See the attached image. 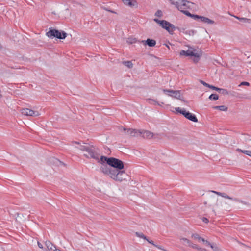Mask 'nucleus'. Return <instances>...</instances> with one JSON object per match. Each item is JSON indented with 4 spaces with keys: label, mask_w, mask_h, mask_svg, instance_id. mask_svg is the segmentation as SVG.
<instances>
[{
    "label": "nucleus",
    "mask_w": 251,
    "mask_h": 251,
    "mask_svg": "<svg viewBox=\"0 0 251 251\" xmlns=\"http://www.w3.org/2000/svg\"><path fill=\"white\" fill-rule=\"evenodd\" d=\"M86 145H80L78 148L86 153L84 154V156L88 159H93L98 161L100 159V156L99 149L93 145H87V143H83Z\"/></svg>",
    "instance_id": "obj_1"
},
{
    "label": "nucleus",
    "mask_w": 251,
    "mask_h": 251,
    "mask_svg": "<svg viewBox=\"0 0 251 251\" xmlns=\"http://www.w3.org/2000/svg\"><path fill=\"white\" fill-rule=\"evenodd\" d=\"M100 161L102 163H106L111 168H113V170L119 171L124 168V162L115 157H108L105 156H101Z\"/></svg>",
    "instance_id": "obj_2"
},
{
    "label": "nucleus",
    "mask_w": 251,
    "mask_h": 251,
    "mask_svg": "<svg viewBox=\"0 0 251 251\" xmlns=\"http://www.w3.org/2000/svg\"><path fill=\"white\" fill-rule=\"evenodd\" d=\"M171 3L175 5L177 9L183 13V11H188L186 10L191 7L190 4L193 3L186 0H169Z\"/></svg>",
    "instance_id": "obj_3"
},
{
    "label": "nucleus",
    "mask_w": 251,
    "mask_h": 251,
    "mask_svg": "<svg viewBox=\"0 0 251 251\" xmlns=\"http://www.w3.org/2000/svg\"><path fill=\"white\" fill-rule=\"evenodd\" d=\"M46 35L50 39L56 38L62 40L65 39L66 38L67 33L64 31L58 30L51 27L49 28V31L46 32Z\"/></svg>",
    "instance_id": "obj_4"
},
{
    "label": "nucleus",
    "mask_w": 251,
    "mask_h": 251,
    "mask_svg": "<svg viewBox=\"0 0 251 251\" xmlns=\"http://www.w3.org/2000/svg\"><path fill=\"white\" fill-rule=\"evenodd\" d=\"M175 110L176 113H180L183 115L184 117L189 120L193 122H198V119L196 116L194 114L190 113L189 111H186L184 108L181 109L180 107H176L175 108Z\"/></svg>",
    "instance_id": "obj_5"
},
{
    "label": "nucleus",
    "mask_w": 251,
    "mask_h": 251,
    "mask_svg": "<svg viewBox=\"0 0 251 251\" xmlns=\"http://www.w3.org/2000/svg\"><path fill=\"white\" fill-rule=\"evenodd\" d=\"M127 174L125 171L120 170L119 171L114 170L111 178L116 181H122L123 180L126 179Z\"/></svg>",
    "instance_id": "obj_6"
},
{
    "label": "nucleus",
    "mask_w": 251,
    "mask_h": 251,
    "mask_svg": "<svg viewBox=\"0 0 251 251\" xmlns=\"http://www.w3.org/2000/svg\"><path fill=\"white\" fill-rule=\"evenodd\" d=\"M159 25L163 28L166 29L171 34H173L176 29L178 28V27H176L173 24L164 20H161Z\"/></svg>",
    "instance_id": "obj_7"
},
{
    "label": "nucleus",
    "mask_w": 251,
    "mask_h": 251,
    "mask_svg": "<svg viewBox=\"0 0 251 251\" xmlns=\"http://www.w3.org/2000/svg\"><path fill=\"white\" fill-rule=\"evenodd\" d=\"M97 162L101 164L100 167V171L104 174L108 176L111 178V176H112L114 170H113L112 168L109 166H108V165L106 163H102L100 161V159Z\"/></svg>",
    "instance_id": "obj_8"
},
{
    "label": "nucleus",
    "mask_w": 251,
    "mask_h": 251,
    "mask_svg": "<svg viewBox=\"0 0 251 251\" xmlns=\"http://www.w3.org/2000/svg\"><path fill=\"white\" fill-rule=\"evenodd\" d=\"M163 92L165 94H167L166 93H171L173 94H169V96H171L173 98L178 99L182 101H185L183 97L181 96V91L180 90H173L171 89H163Z\"/></svg>",
    "instance_id": "obj_9"
},
{
    "label": "nucleus",
    "mask_w": 251,
    "mask_h": 251,
    "mask_svg": "<svg viewBox=\"0 0 251 251\" xmlns=\"http://www.w3.org/2000/svg\"><path fill=\"white\" fill-rule=\"evenodd\" d=\"M23 115L29 116H38L39 113L37 111H34L28 108H23L21 110Z\"/></svg>",
    "instance_id": "obj_10"
},
{
    "label": "nucleus",
    "mask_w": 251,
    "mask_h": 251,
    "mask_svg": "<svg viewBox=\"0 0 251 251\" xmlns=\"http://www.w3.org/2000/svg\"><path fill=\"white\" fill-rule=\"evenodd\" d=\"M45 244L47 248V251H61L60 249L57 248L56 246L53 245L50 241H46Z\"/></svg>",
    "instance_id": "obj_11"
},
{
    "label": "nucleus",
    "mask_w": 251,
    "mask_h": 251,
    "mask_svg": "<svg viewBox=\"0 0 251 251\" xmlns=\"http://www.w3.org/2000/svg\"><path fill=\"white\" fill-rule=\"evenodd\" d=\"M122 2L125 4L130 7H138V2L136 0H121Z\"/></svg>",
    "instance_id": "obj_12"
},
{
    "label": "nucleus",
    "mask_w": 251,
    "mask_h": 251,
    "mask_svg": "<svg viewBox=\"0 0 251 251\" xmlns=\"http://www.w3.org/2000/svg\"><path fill=\"white\" fill-rule=\"evenodd\" d=\"M180 54L181 55H185L186 56H191V57H199L197 53L194 52L193 51H191L190 50H181L180 52Z\"/></svg>",
    "instance_id": "obj_13"
},
{
    "label": "nucleus",
    "mask_w": 251,
    "mask_h": 251,
    "mask_svg": "<svg viewBox=\"0 0 251 251\" xmlns=\"http://www.w3.org/2000/svg\"><path fill=\"white\" fill-rule=\"evenodd\" d=\"M145 45H148L150 47H152L156 45V41L154 39L148 38L146 40L141 41Z\"/></svg>",
    "instance_id": "obj_14"
},
{
    "label": "nucleus",
    "mask_w": 251,
    "mask_h": 251,
    "mask_svg": "<svg viewBox=\"0 0 251 251\" xmlns=\"http://www.w3.org/2000/svg\"><path fill=\"white\" fill-rule=\"evenodd\" d=\"M140 135H142L144 138L150 139L153 137V133L149 131H139Z\"/></svg>",
    "instance_id": "obj_15"
},
{
    "label": "nucleus",
    "mask_w": 251,
    "mask_h": 251,
    "mask_svg": "<svg viewBox=\"0 0 251 251\" xmlns=\"http://www.w3.org/2000/svg\"><path fill=\"white\" fill-rule=\"evenodd\" d=\"M123 130L125 131V133L128 135H130L131 136H135L137 132H139V130H137L136 129H126V128H123Z\"/></svg>",
    "instance_id": "obj_16"
},
{
    "label": "nucleus",
    "mask_w": 251,
    "mask_h": 251,
    "mask_svg": "<svg viewBox=\"0 0 251 251\" xmlns=\"http://www.w3.org/2000/svg\"><path fill=\"white\" fill-rule=\"evenodd\" d=\"M199 21L207 24H213L215 23L213 20L202 16H200Z\"/></svg>",
    "instance_id": "obj_17"
},
{
    "label": "nucleus",
    "mask_w": 251,
    "mask_h": 251,
    "mask_svg": "<svg viewBox=\"0 0 251 251\" xmlns=\"http://www.w3.org/2000/svg\"><path fill=\"white\" fill-rule=\"evenodd\" d=\"M183 13L194 19L199 21L200 15L191 14L189 11H183Z\"/></svg>",
    "instance_id": "obj_18"
},
{
    "label": "nucleus",
    "mask_w": 251,
    "mask_h": 251,
    "mask_svg": "<svg viewBox=\"0 0 251 251\" xmlns=\"http://www.w3.org/2000/svg\"><path fill=\"white\" fill-rule=\"evenodd\" d=\"M213 108L215 109H218L222 111H226L227 110V107L225 105L215 106Z\"/></svg>",
    "instance_id": "obj_19"
},
{
    "label": "nucleus",
    "mask_w": 251,
    "mask_h": 251,
    "mask_svg": "<svg viewBox=\"0 0 251 251\" xmlns=\"http://www.w3.org/2000/svg\"><path fill=\"white\" fill-rule=\"evenodd\" d=\"M52 161L54 164H56L57 166L65 165V164L63 162H61L59 159L55 158H52Z\"/></svg>",
    "instance_id": "obj_20"
},
{
    "label": "nucleus",
    "mask_w": 251,
    "mask_h": 251,
    "mask_svg": "<svg viewBox=\"0 0 251 251\" xmlns=\"http://www.w3.org/2000/svg\"><path fill=\"white\" fill-rule=\"evenodd\" d=\"M237 151L238 152H242L243 153H244V154L248 155V156H250L251 157V151L244 150H241L240 149H237Z\"/></svg>",
    "instance_id": "obj_21"
},
{
    "label": "nucleus",
    "mask_w": 251,
    "mask_h": 251,
    "mask_svg": "<svg viewBox=\"0 0 251 251\" xmlns=\"http://www.w3.org/2000/svg\"><path fill=\"white\" fill-rule=\"evenodd\" d=\"M209 99L211 100H217L219 99V96L216 94H212L209 96Z\"/></svg>",
    "instance_id": "obj_22"
},
{
    "label": "nucleus",
    "mask_w": 251,
    "mask_h": 251,
    "mask_svg": "<svg viewBox=\"0 0 251 251\" xmlns=\"http://www.w3.org/2000/svg\"><path fill=\"white\" fill-rule=\"evenodd\" d=\"M123 63L126 67L129 68H132L133 67V64L130 61H124Z\"/></svg>",
    "instance_id": "obj_23"
},
{
    "label": "nucleus",
    "mask_w": 251,
    "mask_h": 251,
    "mask_svg": "<svg viewBox=\"0 0 251 251\" xmlns=\"http://www.w3.org/2000/svg\"><path fill=\"white\" fill-rule=\"evenodd\" d=\"M148 102L153 105H160V104L155 100L152 99H148L147 100Z\"/></svg>",
    "instance_id": "obj_24"
},
{
    "label": "nucleus",
    "mask_w": 251,
    "mask_h": 251,
    "mask_svg": "<svg viewBox=\"0 0 251 251\" xmlns=\"http://www.w3.org/2000/svg\"><path fill=\"white\" fill-rule=\"evenodd\" d=\"M135 235L138 237L143 238L146 240H147V237L145 235H144V234L142 232H136Z\"/></svg>",
    "instance_id": "obj_25"
},
{
    "label": "nucleus",
    "mask_w": 251,
    "mask_h": 251,
    "mask_svg": "<svg viewBox=\"0 0 251 251\" xmlns=\"http://www.w3.org/2000/svg\"><path fill=\"white\" fill-rule=\"evenodd\" d=\"M218 92L220 94H223V95H228V92L226 89H223V88H219L218 89Z\"/></svg>",
    "instance_id": "obj_26"
},
{
    "label": "nucleus",
    "mask_w": 251,
    "mask_h": 251,
    "mask_svg": "<svg viewBox=\"0 0 251 251\" xmlns=\"http://www.w3.org/2000/svg\"><path fill=\"white\" fill-rule=\"evenodd\" d=\"M211 248L212 249H213L215 251H222V250L219 248L216 244H212V245L211 246Z\"/></svg>",
    "instance_id": "obj_27"
},
{
    "label": "nucleus",
    "mask_w": 251,
    "mask_h": 251,
    "mask_svg": "<svg viewBox=\"0 0 251 251\" xmlns=\"http://www.w3.org/2000/svg\"><path fill=\"white\" fill-rule=\"evenodd\" d=\"M149 243L152 244V245H153L154 247H156V248L159 249H161V248L160 247V246L159 245H156L154 243V242L152 241V240H149L148 238H147V240H146Z\"/></svg>",
    "instance_id": "obj_28"
},
{
    "label": "nucleus",
    "mask_w": 251,
    "mask_h": 251,
    "mask_svg": "<svg viewBox=\"0 0 251 251\" xmlns=\"http://www.w3.org/2000/svg\"><path fill=\"white\" fill-rule=\"evenodd\" d=\"M192 238H194L195 239H197V240H198L199 241V242H200L201 237L197 233L193 234L192 235Z\"/></svg>",
    "instance_id": "obj_29"
},
{
    "label": "nucleus",
    "mask_w": 251,
    "mask_h": 251,
    "mask_svg": "<svg viewBox=\"0 0 251 251\" xmlns=\"http://www.w3.org/2000/svg\"><path fill=\"white\" fill-rule=\"evenodd\" d=\"M155 15L157 16V17H160L162 16V12L161 10H158L155 14Z\"/></svg>",
    "instance_id": "obj_30"
},
{
    "label": "nucleus",
    "mask_w": 251,
    "mask_h": 251,
    "mask_svg": "<svg viewBox=\"0 0 251 251\" xmlns=\"http://www.w3.org/2000/svg\"><path fill=\"white\" fill-rule=\"evenodd\" d=\"M137 42V40L135 38L134 39H130L128 38L127 40V42L130 44H133L136 43Z\"/></svg>",
    "instance_id": "obj_31"
},
{
    "label": "nucleus",
    "mask_w": 251,
    "mask_h": 251,
    "mask_svg": "<svg viewBox=\"0 0 251 251\" xmlns=\"http://www.w3.org/2000/svg\"><path fill=\"white\" fill-rule=\"evenodd\" d=\"M190 247L192 248L193 249H196L198 251H199V249L200 248V247H199L198 246V245H197L196 244H193V243L192 245H191V247Z\"/></svg>",
    "instance_id": "obj_32"
},
{
    "label": "nucleus",
    "mask_w": 251,
    "mask_h": 251,
    "mask_svg": "<svg viewBox=\"0 0 251 251\" xmlns=\"http://www.w3.org/2000/svg\"><path fill=\"white\" fill-rule=\"evenodd\" d=\"M222 197H224L225 198H226V199H232V197H231L229 196H228L226 193H223L222 195Z\"/></svg>",
    "instance_id": "obj_33"
},
{
    "label": "nucleus",
    "mask_w": 251,
    "mask_h": 251,
    "mask_svg": "<svg viewBox=\"0 0 251 251\" xmlns=\"http://www.w3.org/2000/svg\"><path fill=\"white\" fill-rule=\"evenodd\" d=\"M200 82L201 84H203L204 86H206L208 88L210 87V84L206 83L205 82H204L203 80H200Z\"/></svg>",
    "instance_id": "obj_34"
},
{
    "label": "nucleus",
    "mask_w": 251,
    "mask_h": 251,
    "mask_svg": "<svg viewBox=\"0 0 251 251\" xmlns=\"http://www.w3.org/2000/svg\"><path fill=\"white\" fill-rule=\"evenodd\" d=\"M209 88L212 89V90H216L218 92L219 88H218V87H217L216 86H214L213 85H210V87H209Z\"/></svg>",
    "instance_id": "obj_35"
},
{
    "label": "nucleus",
    "mask_w": 251,
    "mask_h": 251,
    "mask_svg": "<svg viewBox=\"0 0 251 251\" xmlns=\"http://www.w3.org/2000/svg\"><path fill=\"white\" fill-rule=\"evenodd\" d=\"M241 85H245V86H249L250 85V83L248 82H246V81H243V82H242L239 85V86H241Z\"/></svg>",
    "instance_id": "obj_36"
},
{
    "label": "nucleus",
    "mask_w": 251,
    "mask_h": 251,
    "mask_svg": "<svg viewBox=\"0 0 251 251\" xmlns=\"http://www.w3.org/2000/svg\"><path fill=\"white\" fill-rule=\"evenodd\" d=\"M202 220L205 223H208L209 222L208 219L205 217H203Z\"/></svg>",
    "instance_id": "obj_37"
},
{
    "label": "nucleus",
    "mask_w": 251,
    "mask_h": 251,
    "mask_svg": "<svg viewBox=\"0 0 251 251\" xmlns=\"http://www.w3.org/2000/svg\"><path fill=\"white\" fill-rule=\"evenodd\" d=\"M188 33V31H186V33ZM195 33V31L193 30H189L188 31V34L190 35H194V33Z\"/></svg>",
    "instance_id": "obj_38"
},
{
    "label": "nucleus",
    "mask_w": 251,
    "mask_h": 251,
    "mask_svg": "<svg viewBox=\"0 0 251 251\" xmlns=\"http://www.w3.org/2000/svg\"><path fill=\"white\" fill-rule=\"evenodd\" d=\"M230 200H232L235 202H240V200H239V199L236 198H232V199H230Z\"/></svg>",
    "instance_id": "obj_39"
},
{
    "label": "nucleus",
    "mask_w": 251,
    "mask_h": 251,
    "mask_svg": "<svg viewBox=\"0 0 251 251\" xmlns=\"http://www.w3.org/2000/svg\"><path fill=\"white\" fill-rule=\"evenodd\" d=\"M187 246H189V247H191V245H192L193 244V243L188 239V240H187Z\"/></svg>",
    "instance_id": "obj_40"
},
{
    "label": "nucleus",
    "mask_w": 251,
    "mask_h": 251,
    "mask_svg": "<svg viewBox=\"0 0 251 251\" xmlns=\"http://www.w3.org/2000/svg\"><path fill=\"white\" fill-rule=\"evenodd\" d=\"M205 243L206 245L208 246H210L211 247V246L212 245V244H211L207 240H205V242L204 243Z\"/></svg>",
    "instance_id": "obj_41"
},
{
    "label": "nucleus",
    "mask_w": 251,
    "mask_h": 251,
    "mask_svg": "<svg viewBox=\"0 0 251 251\" xmlns=\"http://www.w3.org/2000/svg\"><path fill=\"white\" fill-rule=\"evenodd\" d=\"M38 247L41 249H43V245L40 243L39 242H38Z\"/></svg>",
    "instance_id": "obj_42"
},
{
    "label": "nucleus",
    "mask_w": 251,
    "mask_h": 251,
    "mask_svg": "<svg viewBox=\"0 0 251 251\" xmlns=\"http://www.w3.org/2000/svg\"><path fill=\"white\" fill-rule=\"evenodd\" d=\"M240 202L242 203V204H245V205H249V204L248 202H245V201H242V200L240 201Z\"/></svg>",
    "instance_id": "obj_43"
},
{
    "label": "nucleus",
    "mask_w": 251,
    "mask_h": 251,
    "mask_svg": "<svg viewBox=\"0 0 251 251\" xmlns=\"http://www.w3.org/2000/svg\"><path fill=\"white\" fill-rule=\"evenodd\" d=\"M154 21L159 24L161 22V20H158V19H154Z\"/></svg>",
    "instance_id": "obj_44"
},
{
    "label": "nucleus",
    "mask_w": 251,
    "mask_h": 251,
    "mask_svg": "<svg viewBox=\"0 0 251 251\" xmlns=\"http://www.w3.org/2000/svg\"><path fill=\"white\" fill-rule=\"evenodd\" d=\"M102 9L105 10V11H110V9L108 7H102Z\"/></svg>",
    "instance_id": "obj_45"
},
{
    "label": "nucleus",
    "mask_w": 251,
    "mask_h": 251,
    "mask_svg": "<svg viewBox=\"0 0 251 251\" xmlns=\"http://www.w3.org/2000/svg\"><path fill=\"white\" fill-rule=\"evenodd\" d=\"M199 251H208L206 249H204V248H201L199 249Z\"/></svg>",
    "instance_id": "obj_46"
},
{
    "label": "nucleus",
    "mask_w": 251,
    "mask_h": 251,
    "mask_svg": "<svg viewBox=\"0 0 251 251\" xmlns=\"http://www.w3.org/2000/svg\"><path fill=\"white\" fill-rule=\"evenodd\" d=\"M236 17V18H237V19H239L240 20H243V21H245V20H247V19H246V18H239V17Z\"/></svg>",
    "instance_id": "obj_47"
},
{
    "label": "nucleus",
    "mask_w": 251,
    "mask_h": 251,
    "mask_svg": "<svg viewBox=\"0 0 251 251\" xmlns=\"http://www.w3.org/2000/svg\"><path fill=\"white\" fill-rule=\"evenodd\" d=\"M206 240H205L204 238L201 237L200 242L201 241L203 243H204Z\"/></svg>",
    "instance_id": "obj_48"
},
{
    "label": "nucleus",
    "mask_w": 251,
    "mask_h": 251,
    "mask_svg": "<svg viewBox=\"0 0 251 251\" xmlns=\"http://www.w3.org/2000/svg\"><path fill=\"white\" fill-rule=\"evenodd\" d=\"M181 240H183L186 242H187V240H188V239L186 238H182Z\"/></svg>",
    "instance_id": "obj_49"
},
{
    "label": "nucleus",
    "mask_w": 251,
    "mask_h": 251,
    "mask_svg": "<svg viewBox=\"0 0 251 251\" xmlns=\"http://www.w3.org/2000/svg\"><path fill=\"white\" fill-rule=\"evenodd\" d=\"M181 240H183L186 242H187V240H188V239L186 238H182Z\"/></svg>",
    "instance_id": "obj_50"
},
{
    "label": "nucleus",
    "mask_w": 251,
    "mask_h": 251,
    "mask_svg": "<svg viewBox=\"0 0 251 251\" xmlns=\"http://www.w3.org/2000/svg\"><path fill=\"white\" fill-rule=\"evenodd\" d=\"M223 193L218 192V193H216V194L222 197Z\"/></svg>",
    "instance_id": "obj_51"
},
{
    "label": "nucleus",
    "mask_w": 251,
    "mask_h": 251,
    "mask_svg": "<svg viewBox=\"0 0 251 251\" xmlns=\"http://www.w3.org/2000/svg\"><path fill=\"white\" fill-rule=\"evenodd\" d=\"M109 12H111V13H114V14H116L117 13L115 11H114L113 10H112L111 9L110 10Z\"/></svg>",
    "instance_id": "obj_52"
},
{
    "label": "nucleus",
    "mask_w": 251,
    "mask_h": 251,
    "mask_svg": "<svg viewBox=\"0 0 251 251\" xmlns=\"http://www.w3.org/2000/svg\"><path fill=\"white\" fill-rule=\"evenodd\" d=\"M74 143H75V144H80V143H79V142H77V141H75Z\"/></svg>",
    "instance_id": "obj_53"
},
{
    "label": "nucleus",
    "mask_w": 251,
    "mask_h": 251,
    "mask_svg": "<svg viewBox=\"0 0 251 251\" xmlns=\"http://www.w3.org/2000/svg\"><path fill=\"white\" fill-rule=\"evenodd\" d=\"M164 45H165V46H166L168 49H170L169 46L168 45H167L166 44H165Z\"/></svg>",
    "instance_id": "obj_54"
},
{
    "label": "nucleus",
    "mask_w": 251,
    "mask_h": 251,
    "mask_svg": "<svg viewBox=\"0 0 251 251\" xmlns=\"http://www.w3.org/2000/svg\"><path fill=\"white\" fill-rule=\"evenodd\" d=\"M211 192L214 193H215V194H216V193L218 192H216V191H212Z\"/></svg>",
    "instance_id": "obj_55"
},
{
    "label": "nucleus",
    "mask_w": 251,
    "mask_h": 251,
    "mask_svg": "<svg viewBox=\"0 0 251 251\" xmlns=\"http://www.w3.org/2000/svg\"><path fill=\"white\" fill-rule=\"evenodd\" d=\"M166 93H167L166 94L168 95V96H169V94H172L171 93L167 92Z\"/></svg>",
    "instance_id": "obj_56"
},
{
    "label": "nucleus",
    "mask_w": 251,
    "mask_h": 251,
    "mask_svg": "<svg viewBox=\"0 0 251 251\" xmlns=\"http://www.w3.org/2000/svg\"><path fill=\"white\" fill-rule=\"evenodd\" d=\"M1 48V46H0V49Z\"/></svg>",
    "instance_id": "obj_57"
}]
</instances>
